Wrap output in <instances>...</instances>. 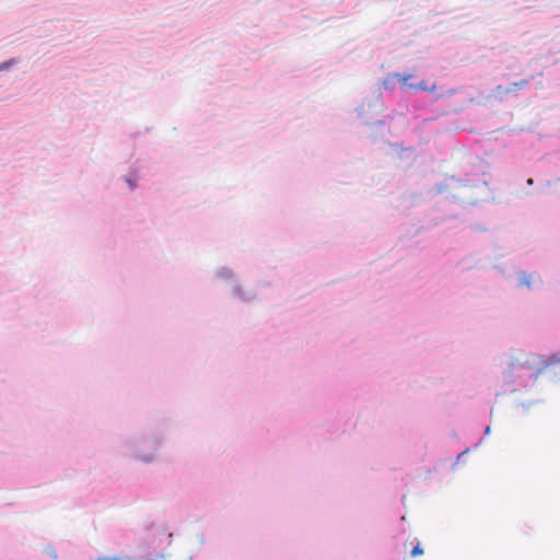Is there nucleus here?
Returning <instances> with one entry per match:
<instances>
[{
  "mask_svg": "<svg viewBox=\"0 0 560 560\" xmlns=\"http://www.w3.org/2000/svg\"><path fill=\"white\" fill-rule=\"evenodd\" d=\"M396 78L405 85H407L408 88H416L413 84H407V82L409 81V79L411 78L410 74H396Z\"/></svg>",
  "mask_w": 560,
  "mask_h": 560,
  "instance_id": "f257e3e1",
  "label": "nucleus"
},
{
  "mask_svg": "<svg viewBox=\"0 0 560 560\" xmlns=\"http://www.w3.org/2000/svg\"><path fill=\"white\" fill-rule=\"evenodd\" d=\"M411 557H418V556H421L423 555V549L421 548L420 544H417L411 552H410Z\"/></svg>",
  "mask_w": 560,
  "mask_h": 560,
  "instance_id": "f03ea898",
  "label": "nucleus"
},
{
  "mask_svg": "<svg viewBox=\"0 0 560 560\" xmlns=\"http://www.w3.org/2000/svg\"><path fill=\"white\" fill-rule=\"evenodd\" d=\"M552 362H549L547 359L541 360V366H537V374L540 373L544 369L548 368Z\"/></svg>",
  "mask_w": 560,
  "mask_h": 560,
  "instance_id": "7ed1b4c3",
  "label": "nucleus"
},
{
  "mask_svg": "<svg viewBox=\"0 0 560 560\" xmlns=\"http://www.w3.org/2000/svg\"><path fill=\"white\" fill-rule=\"evenodd\" d=\"M536 360H538V358L536 355H533L532 358V361L530 362H527V369H533L535 368L536 364Z\"/></svg>",
  "mask_w": 560,
  "mask_h": 560,
  "instance_id": "20e7f679",
  "label": "nucleus"
},
{
  "mask_svg": "<svg viewBox=\"0 0 560 560\" xmlns=\"http://www.w3.org/2000/svg\"><path fill=\"white\" fill-rule=\"evenodd\" d=\"M418 88H419V89H421V90H427V89H428V86H427L425 82H421V83L418 85Z\"/></svg>",
  "mask_w": 560,
  "mask_h": 560,
  "instance_id": "39448f33",
  "label": "nucleus"
},
{
  "mask_svg": "<svg viewBox=\"0 0 560 560\" xmlns=\"http://www.w3.org/2000/svg\"><path fill=\"white\" fill-rule=\"evenodd\" d=\"M533 183L532 179H527V185H530Z\"/></svg>",
  "mask_w": 560,
  "mask_h": 560,
  "instance_id": "423d86ee",
  "label": "nucleus"
},
{
  "mask_svg": "<svg viewBox=\"0 0 560 560\" xmlns=\"http://www.w3.org/2000/svg\"><path fill=\"white\" fill-rule=\"evenodd\" d=\"M558 362H560V360Z\"/></svg>",
  "mask_w": 560,
  "mask_h": 560,
  "instance_id": "0eeeda50",
  "label": "nucleus"
}]
</instances>
